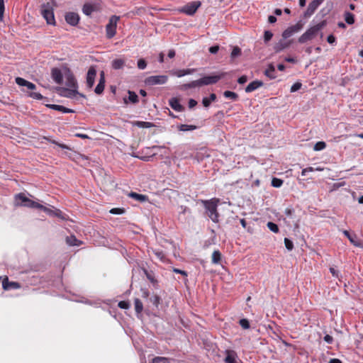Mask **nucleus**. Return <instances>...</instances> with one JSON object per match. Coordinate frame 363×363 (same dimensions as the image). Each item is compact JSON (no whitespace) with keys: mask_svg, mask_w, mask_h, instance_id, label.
Segmentation results:
<instances>
[{"mask_svg":"<svg viewBox=\"0 0 363 363\" xmlns=\"http://www.w3.org/2000/svg\"><path fill=\"white\" fill-rule=\"evenodd\" d=\"M224 97L230 100H236L238 99V94L236 92H223Z\"/></svg>","mask_w":363,"mask_h":363,"instance_id":"37998d69","label":"nucleus"},{"mask_svg":"<svg viewBox=\"0 0 363 363\" xmlns=\"http://www.w3.org/2000/svg\"><path fill=\"white\" fill-rule=\"evenodd\" d=\"M196 69H177L173 72V74L177 77H182L187 74H191L196 72Z\"/></svg>","mask_w":363,"mask_h":363,"instance_id":"412c9836","label":"nucleus"},{"mask_svg":"<svg viewBox=\"0 0 363 363\" xmlns=\"http://www.w3.org/2000/svg\"><path fill=\"white\" fill-rule=\"evenodd\" d=\"M206 213L209 218L214 223L218 222V213L217 212L218 201L209 200L203 201Z\"/></svg>","mask_w":363,"mask_h":363,"instance_id":"423d86ee","label":"nucleus"},{"mask_svg":"<svg viewBox=\"0 0 363 363\" xmlns=\"http://www.w3.org/2000/svg\"><path fill=\"white\" fill-rule=\"evenodd\" d=\"M64 70L61 71L57 67H53L51 69V77L53 81L57 84H62L63 82Z\"/></svg>","mask_w":363,"mask_h":363,"instance_id":"ddd939ff","label":"nucleus"},{"mask_svg":"<svg viewBox=\"0 0 363 363\" xmlns=\"http://www.w3.org/2000/svg\"><path fill=\"white\" fill-rule=\"evenodd\" d=\"M16 82L20 86H26L30 90H33L35 89V85L33 83L30 82L21 77H16Z\"/></svg>","mask_w":363,"mask_h":363,"instance_id":"a211bd4d","label":"nucleus"},{"mask_svg":"<svg viewBox=\"0 0 363 363\" xmlns=\"http://www.w3.org/2000/svg\"><path fill=\"white\" fill-rule=\"evenodd\" d=\"M96 77V69L94 66H91L87 72L86 77V84L88 89L92 88Z\"/></svg>","mask_w":363,"mask_h":363,"instance_id":"9d476101","label":"nucleus"},{"mask_svg":"<svg viewBox=\"0 0 363 363\" xmlns=\"http://www.w3.org/2000/svg\"><path fill=\"white\" fill-rule=\"evenodd\" d=\"M196 128L197 127L196 125L186 124H182L179 127V130L181 131H191L196 130Z\"/></svg>","mask_w":363,"mask_h":363,"instance_id":"72a5a7b5","label":"nucleus"},{"mask_svg":"<svg viewBox=\"0 0 363 363\" xmlns=\"http://www.w3.org/2000/svg\"><path fill=\"white\" fill-rule=\"evenodd\" d=\"M139 128H150L152 126L150 122L137 121L135 123Z\"/></svg>","mask_w":363,"mask_h":363,"instance_id":"49530a36","label":"nucleus"},{"mask_svg":"<svg viewBox=\"0 0 363 363\" xmlns=\"http://www.w3.org/2000/svg\"><path fill=\"white\" fill-rule=\"evenodd\" d=\"M94 11V6L90 4H85L83 6L82 11L86 16H90Z\"/></svg>","mask_w":363,"mask_h":363,"instance_id":"2f4dec72","label":"nucleus"},{"mask_svg":"<svg viewBox=\"0 0 363 363\" xmlns=\"http://www.w3.org/2000/svg\"><path fill=\"white\" fill-rule=\"evenodd\" d=\"M66 242L70 246H79L82 243V242L78 240L74 235L67 237Z\"/></svg>","mask_w":363,"mask_h":363,"instance_id":"cd10ccee","label":"nucleus"},{"mask_svg":"<svg viewBox=\"0 0 363 363\" xmlns=\"http://www.w3.org/2000/svg\"><path fill=\"white\" fill-rule=\"evenodd\" d=\"M219 50V46L218 45H213L209 48V52L211 54H216L218 51Z\"/></svg>","mask_w":363,"mask_h":363,"instance_id":"4d7b16f0","label":"nucleus"},{"mask_svg":"<svg viewBox=\"0 0 363 363\" xmlns=\"http://www.w3.org/2000/svg\"><path fill=\"white\" fill-rule=\"evenodd\" d=\"M240 55H241V49L239 47L235 46L233 48V49L231 52L230 57L232 59H234V58L240 56Z\"/></svg>","mask_w":363,"mask_h":363,"instance_id":"79ce46f5","label":"nucleus"},{"mask_svg":"<svg viewBox=\"0 0 363 363\" xmlns=\"http://www.w3.org/2000/svg\"><path fill=\"white\" fill-rule=\"evenodd\" d=\"M303 28V25L301 22L297 23L286 29L283 33L282 37L284 39H287L293 35L294 33L300 31Z\"/></svg>","mask_w":363,"mask_h":363,"instance_id":"9b49d317","label":"nucleus"},{"mask_svg":"<svg viewBox=\"0 0 363 363\" xmlns=\"http://www.w3.org/2000/svg\"><path fill=\"white\" fill-rule=\"evenodd\" d=\"M173 272H175V273H177V274H182V275H183V276H184V277H186V276H187V273H186V272L183 271V270H181V269H176V268H174V269H173Z\"/></svg>","mask_w":363,"mask_h":363,"instance_id":"0e129e2a","label":"nucleus"},{"mask_svg":"<svg viewBox=\"0 0 363 363\" xmlns=\"http://www.w3.org/2000/svg\"><path fill=\"white\" fill-rule=\"evenodd\" d=\"M221 259V254L219 251L215 250L212 254V262L214 264L219 263Z\"/></svg>","mask_w":363,"mask_h":363,"instance_id":"e433bc0d","label":"nucleus"},{"mask_svg":"<svg viewBox=\"0 0 363 363\" xmlns=\"http://www.w3.org/2000/svg\"><path fill=\"white\" fill-rule=\"evenodd\" d=\"M4 9V1L0 0V21H3Z\"/></svg>","mask_w":363,"mask_h":363,"instance_id":"3c124183","label":"nucleus"},{"mask_svg":"<svg viewBox=\"0 0 363 363\" xmlns=\"http://www.w3.org/2000/svg\"><path fill=\"white\" fill-rule=\"evenodd\" d=\"M240 325L243 329H248L250 328V323L247 319L240 320Z\"/></svg>","mask_w":363,"mask_h":363,"instance_id":"09e8293b","label":"nucleus"},{"mask_svg":"<svg viewBox=\"0 0 363 363\" xmlns=\"http://www.w3.org/2000/svg\"><path fill=\"white\" fill-rule=\"evenodd\" d=\"M64 77L67 87L62 88L60 91H77L79 88L77 81L69 68L64 67Z\"/></svg>","mask_w":363,"mask_h":363,"instance_id":"20e7f679","label":"nucleus"},{"mask_svg":"<svg viewBox=\"0 0 363 363\" xmlns=\"http://www.w3.org/2000/svg\"><path fill=\"white\" fill-rule=\"evenodd\" d=\"M284 245L286 248L289 251L292 250L294 248L293 242L286 238H284Z\"/></svg>","mask_w":363,"mask_h":363,"instance_id":"a18cd8bd","label":"nucleus"},{"mask_svg":"<svg viewBox=\"0 0 363 363\" xmlns=\"http://www.w3.org/2000/svg\"><path fill=\"white\" fill-rule=\"evenodd\" d=\"M301 86L302 84L299 82H296L291 86L290 91H298L301 89Z\"/></svg>","mask_w":363,"mask_h":363,"instance_id":"864d4df0","label":"nucleus"},{"mask_svg":"<svg viewBox=\"0 0 363 363\" xmlns=\"http://www.w3.org/2000/svg\"><path fill=\"white\" fill-rule=\"evenodd\" d=\"M267 227L268 228L272 231L273 233H278L279 232V227L277 224L272 222H268L267 223Z\"/></svg>","mask_w":363,"mask_h":363,"instance_id":"c03bdc74","label":"nucleus"},{"mask_svg":"<svg viewBox=\"0 0 363 363\" xmlns=\"http://www.w3.org/2000/svg\"><path fill=\"white\" fill-rule=\"evenodd\" d=\"M120 17L116 15L111 16L108 23L106 26V38L111 39L114 37L116 33L117 23Z\"/></svg>","mask_w":363,"mask_h":363,"instance_id":"0eeeda50","label":"nucleus"},{"mask_svg":"<svg viewBox=\"0 0 363 363\" xmlns=\"http://www.w3.org/2000/svg\"><path fill=\"white\" fill-rule=\"evenodd\" d=\"M152 363H170V359L167 357H157L152 359Z\"/></svg>","mask_w":363,"mask_h":363,"instance_id":"58836bf2","label":"nucleus"},{"mask_svg":"<svg viewBox=\"0 0 363 363\" xmlns=\"http://www.w3.org/2000/svg\"><path fill=\"white\" fill-rule=\"evenodd\" d=\"M65 21L70 26H75L79 21V16L74 12H68L65 15Z\"/></svg>","mask_w":363,"mask_h":363,"instance_id":"4468645a","label":"nucleus"},{"mask_svg":"<svg viewBox=\"0 0 363 363\" xmlns=\"http://www.w3.org/2000/svg\"><path fill=\"white\" fill-rule=\"evenodd\" d=\"M135 310L138 314L140 313L143 309V303L138 298H135L134 301Z\"/></svg>","mask_w":363,"mask_h":363,"instance_id":"c9c22d12","label":"nucleus"},{"mask_svg":"<svg viewBox=\"0 0 363 363\" xmlns=\"http://www.w3.org/2000/svg\"><path fill=\"white\" fill-rule=\"evenodd\" d=\"M268 21L270 23H274L277 21V18L274 16H269L268 18Z\"/></svg>","mask_w":363,"mask_h":363,"instance_id":"338daca9","label":"nucleus"},{"mask_svg":"<svg viewBox=\"0 0 363 363\" xmlns=\"http://www.w3.org/2000/svg\"><path fill=\"white\" fill-rule=\"evenodd\" d=\"M201 4L199 1H191L184 5L180 9V11L187 15L191 16L196 13V11L201 6Z\"/></svg>","mask_w":363,"mask_h":363,"instance_id":"1a4fd4ad","label":"nucleus"},{"mask_svg":"<svg viewBox=\"0 0 363 363\" xmlns=\"http://www.w3.org/2000/svg\"><path fill=\"white\" fill-rule=\"evenodd\" d=\"M289 43L285 42L284 40H281L279 42L274 45V50L275 52H279L287 48L289 46Z\"/></svg>","mask_w":363,"mask_h":363,"instance_id":"5701e85b","label":"nucleus"},{"mask_svg":"<svg viewBox=\"0 0 363 363\" xmlns=\"http://www.w3.org/2000/svg\"><path fill=\"white\" fill-rule=\"evenodd\" d=\"M104 88H105V74H104V72L101 71L100 72V79H99V83L94 91H104Z\"/></svg>","mask_w":363,"mask_h":363,"instance_id":"393cba45","label":"nucleus"},{"mask_svg":"<svg viewBox=\"0 0 363 363\" xmlns=\"http://www.w3.org/2000/svg\"><path fill=\"white\" fill-rule=\"evenodd\" d=\"M273 37V33L269 30H266L264 34V40L265 43L269 41Z\"/></svg>","mask_w":363,"mask_h":363,"instance_id":"de8ad7c7","label":"nucleus"},{"mask_svg":"<svg viewBox=\"0 0 363 363\" xmlns=\"http://www.w3.org/2000/svg\"><path fill=\"white\" fill-rule=\"evenodd\" d=\"M38 208L43 210L44 212H45L47 214H48L50 216H59V214L60 213V211L55 213L52 209L48 208L43 205H42V207H38Z\"/></svg>","mask_w":363,"mask_h":363,"instance_id":"4c0bfd02","label":"nucleus"},{"mask_svg":"<svg viewBox=\"0 0 363 363\" xmlns=\"http://www.w3.org/2000/svg\"><path fill=\"white\" fill-rule=\"evenodd\" d=\"M50 142L56 145H57L58 147H61L62 149H65V150H70V147L65 144H62V143H59L58 142L55 141V140H50Z\"/></svg>","mask_w":363,"mask_h":363,"instance_id":"5fc2aeb1","label":"nucleus"},{"mask_svg":"<svg viewBox=\"0 0 363 363\" xmlns=\"http://www.w3.org/2000/svg\"><path fill=\"white\" fill-rule=\"evenodd\" d=\"M2 285H3L4 289H5V290L20 288V284L18 282L9 281L7 278L3 281Z\"/></svg>","mask_w":363,"mask_h":363,"instance_id":"aec40b11","label":"nucleus"},{"mask_svg":"<svg viewBox=\"0 0 363 363\" xmlns=\"http://www.w3.org/2000/svg\"><path fill=\"white\" fill-rule=\"evenodd\" d=\"M211 101L208 99V97H204L202 101V104L203 106L208 107L211 104Z\"/></svg>","mask_w":363,"mask_h":363,"instance_id":"13d9d810","label":"nucleus"},{"mask_svg":"<svg viewBox=\"0 0 363 363\" xmlns=\"http://www.w3.org/2000/svg\"><path fill=\"white\" fill-rule=\"evenodd\" d=\"M326 147V144L325 142L323 141H319L318 143H316L313 147V150L315 151H320V150H323Z\"/></svg>","mask_w":363,"mask_h":363,"instance_id":"ea45409f","label":"nucleus"},{"mask_svg":"<svg viewBox=\"0 0 363 363\" xmlns=\"http://www.w3.org/2000/svg\"><path fill=\"white\" fill-rule=\"evenodd\" d=\"M54 6V1L50 0L46 4H43L40 9L41 15L46 20L47 23L50 25L55 24V19L53 11Z\"/></svg>","mask_w":363,"mask_h":363,"instance_id":"7ed1b4c3","label":"nucleus"},{"mask_svg":"<svg viewBox=\"0 0 363 363\" xmlns=\"http://www.w3.org/2000/svg\"><path fill=\"white\" fill-rule=\"evenodd\" d=\"M326 26V21H322L318 24L310 27L298 38L300 43H305L307 41L313 40L321 30Z\"/></svg>","mask_w":363,"mask_h":363,"instance_id":"f03ea898","label":"nucleus"},{"mask_svg":"<svg viewBox=\"0 0 363 363\" xmlns=\"http://www.w3.org/2000/svg\"><path fill=\"white\" fill-rule=\"evenodd\" d=\"M118 307L123 309H127L129 308V303L125 301H120L118 304Z\"/></svg>","mask_w":363,"mask_h":363,"instance_id":"6e6d98bb","label":"nucleus"},{"mask_svg":"<svg viewBox=\"0 0 363 363\" xmlns=\"http://www.w3.org/2000/svg\"><path fill=\"white\" fill-rule=\"evenodd\" d=\"M324 0H313L308 6L307 10L304 13V17L308 18L313 14L318 7L323 2Z\"/></svg>","mask_w":363,"mask_h":363,"instance_id":"f8f14e48","label":"nucleus"},{"mask_svg":"<svg viewBox=\"0 0 363 363\" xmlns=\"http://www.w3.org/2000/svg\"><path fill=\"white\" fill-rule=\"evenodd\" d=\"M111 65L114 69H120L125 65V60L123 59H115L112 61Z\"/></svg>","mask_w":363,"mask_h":363,"instance_id":"bb28decb","label":"nucleus"},{"mask_svg":"<svg viewBox=\"0 0 363 363\" xmlns=\"http://www.w3.org/2000/svg\"><path fill=\"white\" fill-rule=\"evenodd\" d=\"M263 84L262 81L256 80L250 83L245 91H255V89L259 88Z\"/></svg>","mask_w":363,"mask_h":363,"instance_id":"a878e982","label":"nucleus"},{"mask_svg":"<svg viewBox=\"0 0 363 363\" xmlns=\"http://www.w3.org/2000/svg\"><path fill=\"white\" fill-rule=\"evenodd\" d=\"M169 104L176 111H182L184 110L183 106L176 98L171 99L169 101Z\"/></svg>","mask_w":363,"mask_h":363,"instance_id":"4be33fe9","label":"nucleus"},{"mask_svg":"<svg viewBox=\"0 0 363 363\" xmlns=\"http://www.w3.org/2000/svg\"><path fill=\"white\" fill-rule=\"evenodd\" d=\"M275 68L273 65H269V67L265 70V74L270 79H274L276 77Z\"/></svg>","mask_w":363,"mask_h":363,"instance_id":"f704fd0d","label":"nucleus"},{"mask_svg":"<svg viewBox=\"0 0 363 363\" xmlns=\"http://www.w3.org/2000/svg\"><path fill=\"white\" fill-rule=\"evenodd\" d=\"M28 96L33 99L41 101V103L45 105L50 101L48 97L43 96L40 92H28Z\"/></svg>","mask_w":363,"mask_h":363,"instance_id":"f3484780","label":"nucleus"},{"mask_svg":"<svg viewBox=\"0 0 363 363\" xmlns=\"http://www.w3.org/2000/svg\"><path fill=\"white\" fill-rule=\"evenodd\" d=\"M283 180L279 178H273L272 179V186L276 188L281 187L283 184Z\"/></svg>","mask_w":363,"mask_h":363,"instance_id":"a19ab883","label":"nucleus"},{"mask_svg":"<svg viewBox=\"0 0 363 363\" xmlns=\"http://www.w3.org/2000/svg\"><path fill=\"white\" fill-rule=\"evenodd\" d=\"M247 81V77L246 76H241L238 79L239 84H245Z\"/></svg>","mask_w":363,"mask_h":363,"instance_id":"680f3d73","label":"nucleus"},{"mask_svg":"<svg viewBox=\"0 0 363 363\" xmlns=\"http://www.w3.org/2000/svg\"><path fill=\"white\" fill-rule=\"evenodd\" d=\"M328 363H342V362L339 359L333 358L330 359Z\"/></svg>","mask_w":363,"mask_h":363,"instance_id":"774afa93","label":"nucleus"},{"mask_svg":"<svg viewBox=\"0 0 363 363\" xmlns=\"http://www.w3.org/2000/svg\"><path fill=\"white\" fill-rule=\"evenodd\" d=\"M168 79V77L167 75H155L150 76L147 77L144 80V83L146 86H154V85H160L164 84Z\"/></svg>","mask_w":363,"mask_h":363,"instance_id":"6e6552de","label":"nucleus"},{"mask_svg":"<svg viewBox=\"0 0 363 363\" xmlns=\"http://www.w3.org/2000/svg\"><path fill=\"white\" fill-rule=\"evenodd\" d=\"M178 218L182 222H185L188 216L191 214V210L184 206L178 208Z\"/></svg>","mask_w":363,"mask_h":363,"instance_id":"dca6fc26","label":"nucleus"},{"mask_svg":"<svg viewBox=\"0 0 363 363\" xmlns=\"http://www.w3.org/2000/svg\"><path fill=\"white\" fill-rule=\"evenodd\" d=\"M147 67V62L144 59H140L138 61V67L140 69H145Z\"/></svg>","mask_w":363,"mask_h":363,"instance_id":"8fccbe9b","label":"nucleus"},{"mask_svg":"<svg viewBox=\"0 0 363 363\" xmlns=\"http://www.w3.org/2000/svg\"><path fill=\"white\" fill-rule=\"evenodd\" d=\"M225 363H238L235 354L231 351H227V355L225 358Z\"/></svg>","mask_w":363,"mask_h":363,"instance_id":"c756f323","label":"nucleus"},{"mask_svg":"<svg viewBox=\"0 0 363 363\" xmlns=\"http://www.w3.org/2000/svg\"><path fill=\"white\" fill-rule=\"evenodd\" d=\"M224 77V73H213L211 75L204 76L199 79L195 80L187 84L189 88L200 87L204 85L214 84Z\"/></svg>","mask_w":363,"mask_h":363,"instance_id":"f257e3e1","label":"nucleus"},{"mask_svg":"<svg viewBox=\"0 0 363 363\" xmlns=\"http://www.w3.org/2000/svg\"><path fill=\"white\" fill-rule=\"evenodd\" d=\"M15 205L17 206H24L31 208H38V207H42L41 204L30 199L23 193H20L16 195Z\"/></svg>","mask_w":363,"mask_h":363,"instance_id":"39448f33","label":"nucleus"},{"mask_svg":"<svg viewBox=\"0 0 363 363\" xmlns=\"http://www.w3.org/2000/svg\"><path fill=\"white\" fill-rule=\"evenodd\" d=\"M46 106L48 107H50L52 109H54V110H57V111H62L63 113H69V112H72L71 110L62 106H60V105H55V104H46Z\"/></svg>","mask_w":363,"mask_h":363,"instance_id":"7c9ffc66","label":"nucleus"},{"mask_svg":"<svg viewBox=\"0 0 363 363\" xmlns=\"http://www.w3.org/2000/svg\"><path fill=\"white\" fill-rule=\"evenodd\" d=\"M327 41L330 44H333L335 42V38L333 35H329L327 38Z\"/></svg>","mask_w":363,"mask_h":363,"instance_id":"052dcab7","label":"nucleus"},{"mask_svg":"<svg viewBox=\"0 0 363 363\" xmlns=\"http://www.w3.org/2000/svg\"><path fill=\"white\" fill-rule=\"evenodd\" d=\"M128 97L123 98V102L125 104L128 103L135 104L138 102V96L135 94V92H128Z\"/></svg>","mask_w":363,"mask_h":363,"instance_id":"b1692460","label":"nucleus"},{"mask_svg":"<svg viewBox=\"0 0 363 363\" xmlns=\"http://www.w3.org/2000/svg\"><path fill=\"white\" fill-rule=\"evenodd\" d=\"M324 341L326 342L328 344H332L333 342V338L330 335H326L324 337Z\"/></svg>","mask_w":363,"mask_h":363,"instance_id":"bf43d9fd","label":"nucleus"},{"mask_svg":"<svg viewBox=\"0 0 363 363\" xmlns=\"http://www.w3.org/2000/svg\"><path fill=\"white\" fill-rule=\"evenodd\" d=\"M197 104V101L194 99H190L189 101V108H193L194 106H196V105Z\"/></svg>","mask_w":363,"mask_h":363,"instance_id":"e2e57ef3","label":"nucleus"},{"mask_svg":"<svg viewBox=\"0 0 363 363\" xmlns=\"http://www.w3.org/2000/svg\"><path fill=\"white\" fill-rule=\"evenodd\" d=\"M124 209L123 208H113L112 209L110 210V213H112V214H122L124 213Z\"/></svg>","mask_w":363,"mask_h":363,"instance_id":"603ef678","label":"nucleus"},{"mask_svg":"<svg viewBox=\"0 0 363 363\" xmlns=\"http://www.w3.org/2000/svg\"><path fill=\"white\" fill-rule=\"evenodd\" d=\"M293 209L291 208H287L285 209L284 211V213L287 216H291L293 213Z\"/></svg>","mask_w":363,"mask_h":363,"instance_id":"69168bd1","label":"nucleus"},{"mask_svg":"<svg viewBox=\"0 0 363 363\" xmlns=\"http://www.w3.org/2000/svg\"><path fill=\"white\" fill-rule=\"evenodd\" d=\"M60 95L79 101L85 99V96L81 92H60Z\"/></svg>","mask_w":363,"mask_h":363,"instance_id":"2eb2a0df","label":"nucleus"},{"mask_svg":"<svg viewBox=\"0 0 363 363\" xmlns=\"http://www.w3.org/2000/svg\"><path fill=\"white\" fill-rule=\"evenodd\" d=\"M342 233L349 239L350 242L352 244H353L354 246H356V247H360L361 246V243L357 240L356 235H354H354H351L349 233V231H347L346 230H342Z\"/></svg>","mask_w":363,"mask_h":363,"instance_id":"6ab92c4d","label":"nucleus"},{"mask_svg":"<svg viewBox=\"0 0 363 363\" xmlns=\"http://www.w3.org/2000/svg\"><path fill=\"white\" fill-rule=\"evenodd\" d=\"M345 20L347 24L352 25L354 23V16L350 12L345 13Z\"/></svg>","mask_w":363,"mask_h":363,"instance_id":"473e14b6","label":"nucleus"},{"mask_svg":"<svg viewBox=\"0 0 363 363\" xmlns=\"http://www.w3.org/2000/svg\"><path fill=\"white\" fill-rule=\"evenodd\" d=\"M129 196L140 202H144L147 200V196L143 194H139L135 192H130L129 194Z\"/></svg>","mask_w":363,"mask_h":363,"instance_id":"c85d7f7f","label":"nucleus"}]
</instances>
